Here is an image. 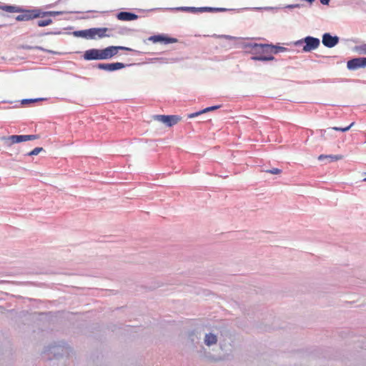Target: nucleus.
<instances>
[{
    "label": "nucleus",
    "instance_id": "423d86ee",
    "mask_svg": "<svg viewBox=\"0 0 366 366\" xmlns=\"http://www.w3.org/2000/svg\"><path fill=\"white\" fill-rule=\"evenodd\" d=\"M305 43L303 46L302 50L305 51H310L312 50H315L320 46V39L314 38V36H306L305 39H301L297 42V44H300V43Z\"/></svg>",
    "mask_w": 366,
    "mask_h": 366
},
{
    "label": "nucleus",
    "instance_id": "0eeeda50",
    "mask_svg": "<svg viewBox=\"0 0 366 366\" xmlns=\"http://www.w3.org/2000/svg\"><path fill=\"white\" fill-rule=\"evenodd\" d=\"M20 13V14L16 16V20L17 21H29L41 16V13L38 10H23L21 9Z\"/></svg>",
    "mask_w": 366,
    "mask_h": 366
},
{
    "label": "nucleus",
    "instance_id": "f257e3e1",
    "mask_svg": "<svg viewBox=\"0 0 366 366\" xmlns=\"http://www.w3.org/2000/svg\"><path fill=\"white\" fill-rule=\"evenodd\" d=\"M119 50H130V48L125 46H109L104 49H92L86 50L84 54V58L87 61L91 59H107L117 54Z\"/></svg>",
    "mask_w": 366,
    "mask_h": 366
},
{
    "label": "nucleus",
    "instance_id": "7ed1b4c3",
    "mask_svg": "<svg viewBox=\"0 0 366 366\" xmlns=\"http://www.w3.org/2000/svg\"><path fill=\"white\" fill-rule=\"evenodd\" d=\"M254 47L260 48V55L254 56V57H252V59L256 61H272V59H274V45L256 44Z\"/></svg>",
    "mask_w": 366,
    "mask_h": 366
},
{
    "label": "nucleus",
    "instance_id": "4468645a",
    "mask_svg": "<svg viewBox=\"0 0 366 366\" xmlns=\"http://www.w3.org/2000/svg\"><path fill=\"white\" fill-rule=\"evenodd\" d=\"M204 342L206 345H211L217 342V337L213 333H209L205 335Z\"/></svg>",
    "mask_w": 366,
    "mask_h": 366
},
{
    "label": "nucleus",
    "instance_id": "b1692460",
    "mask_svg": "<svg viewBox=\"0 0 366 366\" xmlns=\"http://www.w3.org/2000/svg\"><path fill=\"white\" fill-rule=\"evenodd\" d=\"M268 173L270 174H280L282 173V170L279 169V168H272V169L267 170Z\"/></svg>",
    "mask_w": 366,
    "mask_h": 366
},
{
    "label": "nucleus",
    "instance_id": "20e7f679",
    "mask_svg": "<svg viewBox=\"0 0 366 366\" xmlns=\"http://www.w3.org/2000/svg\"><path fill=\"white\" fill-rule=\"evenodd\" d=\"M39 137L36 134H13V136L4 137L2 140L6 145L11 146L15 143L23 142V141L37 139Z\"/></svg>",
    "mask_w": 366,
    "mask_h": 366
},
{
    "label": "nucleus",
    "instance_id": "f8f14e48",
    "mask_svg": "<svg viewBox=\"0 0 366 366\" xmlns=\"http://www.w3.org/2000/svg\"><path fill=\"white\" fill-rule=\"evenodd\" d=\"M138 16L136 14L129 13V11H120L117 14V19L122 21H132L137 19Z\"/></svg>",
    "mask_w": 366,
    "mask_h": 366
},
{
    "label": "nucleus",
    "instance_id": "f3484780",
    "mask_svg": "<svg viewBox=\"0 0 366 366\" xmlns=\"http://www.w3.org/2000/svg\"><path fill=\"white\" fill-rule=\"evenodd\" d=\"M53 22V20L51 19H40L38 20L37 24L39 26H45L47 25H50Z\"/></svg>",
    "mask_w": 366,
    "mask_h": 366
},
{
    "label": "nucleus",
    "instance_id": "393cba45",
    "mask_svg": "<svg viewBox=\"0 0 366 366\" xmlns=\"http://www.w3.org/2000/svg\"><path fill=\"white\" fill-rule=\"evenodd\" d=\"M330 0H320V3L323 5H328Z\"/></svg>",
    "mask_w": 366,
    "mask_h": 366
},
{
    "label": "nucleus",
    "instance_id": "1a4fd4ad",
    "mask_svg": "<svg viewBox=\"0 0 366 366\" xmlns=\"http://www.w3.org/2000/svg\"><path fill=\"white\" fill-rule=\"evenodd\" d=\"M322 44L326 47L332 48L339 42V38L337 36H332L330 33H325L322 35Z\"/></svg>",
    "mask_w": 366,
    "mask_h": 366
},
{
    "label": "nucleus",
    "instance_id": "a878e982",
    "mask_svg": "<svg viewBox=\"0 0 366 366\" xmlns=\"http://www.w3.org/2000/svg\"><path fill=\"white\" fill-rule=\"evenodd\" d=\"M306 1H307V2H309V3H312V2H313V1H315V0H306Z\"/></svg>",
    "mask_w": 366,
    "mask_h": 366
},
{
    "label": "nucleus",
    "instance_id": "a211bd4d",
    "mask_svg": "<svg viewBox=\"0 0 366 366\" xmlns=\"http://www.w3.org/2000/svg\"><path fill=\"white\" fill-rule=\"evenodd\" d=\"M355 49L357 53L362 54V55H366V44L357 45L355 47Z\"/></svg>",
    "mask_w": 366,
    "mask_h": 366
},
{
    "label": "nucleus",
    "instance_id": "412c9836",
    "mask_svg": "<svg viewBox=\"0 0 366 366\" xmlns=\"http://www.w3.org/2000/svg\"><path fill=\"white\" fill-rule=\"evenodd\" d=\"M287 48L283 46H276V45H273V54L280 53V51H286Z\"/></svg>",
    "mask_w": 366,
    "mask_h": 366
},
{
    "label": "nucleus",
    "instance_id": "4be33fe9",
    "mask_svg": "<svg viewBox=\"0 0 366 366\" xmlns=\"http://www.w3.org/2000/svg\"><path fill=\"white\" fill-rule=\"evenodd\" d=\"M42 149H43L42 147H36L33 150L29 152L27 154L28 155H36V154H39V152H41L42 151Z\"/></svg>",
    "mask_w": 366,
    "mask_h": 366
},
{
    "label": "nucleus",
    "instance_id": "aec40b11",
    "mask_svg": "<svg viewBox=\"0 0 366 366\" xmlns=\"http://www.w3.org/2000/svg\"><path fill=\"white\" fill-rule=\"evenodd\" d=\"M65 14V11H46L43 15H51L52 16H56V15Z\"/></svg>",
    "mask_w": 366,
    "mask_h": 366
},
{
    "label": "nucleus",
    "instance_id": "9d476101",
    "mask_svg": "<svg viewBox=\"0 0 366 366\" xmlns=\"http://www.w3.org/2000/svg\"><path fill=\"white\" fill-rule=\"evenodd\" d=\"M125 64L123 63H110V64H98L97 67L99 69L107 70V71H114L122 69V68L125 67Z\"/></svg>",
    "mask_w": 366,
    "mask_h": 366
},
{
    "label": "nucleus",
    "instance_id": "9b49d317",
    "mask_svg": "<svg viewBox=\"0 0 366 366\" xmlns=\"http://www.w3.org/2000/svg\"><path fill=\"white\" fill-rule=\"evenodd\" d=\"M150 41L157 43V42H163L167 44V43L176 42L177 39L174 38H168V36H162V35H155L152 36L149 39Z\"/></svg>",
    "mask_w": 366,
    "mask_h": 366
},
{
    "label": "nucleus",
    "instance_id": "5701e85b",
    "mask_svg": "<svg viewBox=\"0 0 366 366\" xmlns=\"http://www.w3.org/2000/svg\"><path fill=\"white\" fill-rule=\"evenodd\" d=\"M41 98H36V99H23L21 104L34 103V102L41 101Z\"/></svg>",
    "mask_w": 366,
    "mask_h": 366
},
{
    "label": "nucleus",
    "instance_id": "2eb2a0df",
    "mask_svg": "<svg viewBox=\"0 0 366 366\" xmlns=\"http://www.w3.org/2000/svg\"><path fill=\"white\" fill-rule=\"evenodd\" d=\"M219 107H220L219 105V106L208 107L207 108L202 109V111H201V112H194V114H189V117H190V118L195 117V116L201 114V113L211 112V110L217 109H219Z\"/></svg>",
    "mask_w": 366,
    "mask_h": 366
},
{
    "label": "nucleus",
    "instance_id": "6ab92c4d",
    "mask_svg": "<svg viewBox=\"0 0 366 366\" xmlns=\"http://www.w3.org/2000/svg\"><path fill=\"white\" fill-rule=\"evenodd\" d=\"M355 122H352L349 126H347L346 127H332V129L334 131H340V132H347L349 131L350 129L352 128L353 125H355Z\"/></svg>",
    "mask_w": 366,
    "mask_h": 366
},
{
    "label": "nucleus",
    "instance_id": "6e6552de",
    "mask_svg": "<svg viewBox=\"0 0 366 366\" xmlns=\"http://www.w3.org/2000/svg\"><path fill=\"white\" fill-rule=\"evenodd\" d=\"M347 66L350 70L366 67V57L354 58L347 61Z\"/></svg>",
    "mask_w": 366,
    "mask_h": 366
},
{
    "label": "nucleus",
    "instance_id": "ddd939ff",
    "mask_svg": "<svg viewBox=\"0 0 366 366\" xmlns=\"http://www.w3.org/2000/svg\"><path fill=\"white\" fill-rule=\"evenodd\" d=\"M0 9L2 11H8V12H19L22 11V8L19 7V6H11V5H3L0 6Z\"/></svg>",
    "mask_w": 366,
    "mask_h": 366
},
{
    "label": "nucleus",
    "instance_id": "dca6fc26",
    "mask_svg": "<svg viewBox=\"0 0 366 366\" xmlns=\"http://www.w3.org/2000/svg\"><path fill=\"white\" fill-rule=\"evenodd\" d=\"M324 158H329L332 162H335V160L342 159V156H341V154H338L337 156H332V154H329V156H326V154H320L318 157L320 160L324 159Z\"/></svg>",
    "mask_w": 366,
    "mask_h": 366
},
{
    "label": "nucleus",
    "instance_id": "bb28decb",
    "mask_svg": "<svg viewBox=\"0 0 366 366\" xmlns=\"http://www.w3.org/2000/svg\"><path fill=\"white\" fill-rule=\"evenodd\" d=\"M364 180H365V181H366V178H365V179H364Z\"/></svg>",
    "mask_w": 366,
    "mask_h": 366
},
{
    "label": "nucleus",
    "instance_id": "f03ea898",
    "mask_svg": "<svg viewBox=\"0 0 366 366\" xmlns=\"http://www.w3.org/2000/svg\"><path fill=\"white\" fill-rule=\"evenodd\" d=\"M108 28H90V29L75 31L73 34L75 36L83 37L86 39H102L107 36Z\"/></svg>",
    "mask_w": 366,
    "mask_h": 366
},
{
    "label": "nucleus",
    "instance_id": "39448f33",
    "mask_svg": "<svg viewBox=\"0 0 366 366\" xmlns=\"http://www.w3.org/2000/svg\"><path fill=\"white\" fill-rule=\"evenodd\" d=\"M154 119L157 120L159 122H162L168 127H172V126L176 125V124H177L178 122H180V121L182 119L180 117V115L157 114V115H154Z\"/></svg>",
    "mask_w": 366,
    "mask_h": 366
}]
</instances>
